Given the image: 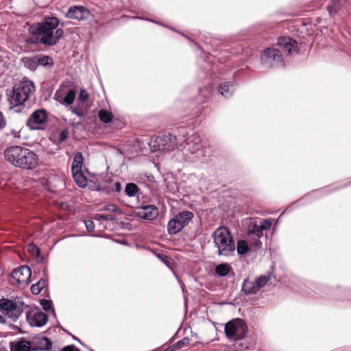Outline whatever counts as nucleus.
<instances>
[{"label":"nucleus","instance_id":"obj_1","mask_svg":"<svg viewBox=\"0 0 351 351\" xmlns=\"http://www.w3.org/2000/svg\"><path fill=\"white\" fill-rule=\"evenodd\" d=\"M64 23H60L57 17L46 16L41 22L29 27L30 35L26 38V43L48 47L56 45L64 36Z\"/></svg>","mask_w":351,"mask_h":351},{"label":"nucleus","instance_id":"obj_2","mask_svg":"<svg viewBox=\"0 0 351 351\" xmlns=\"http://www.w3.org/2000/svg\"><path fill=\"white\" fill-rule=\"evenodd\" d=\"M3 154L6 161L17 168L32 170L38 165V155L21 146H10L5 149Z\"/></svg>","mask_w":351,"mask_h":351},{"label":"nucleus","instance_id":"obj_3","mask_svg":"<svg viewBox=\"0 0 351 351\" xmlns=\"http://www.w3.org/2000/svg\"><path fill=\"white\" fill-rule=\"evenodd\" d=\"M36 91L32 81L25 78L16 83L12 89H7L5 95L10 105V108L16 106H25Z\"/></svg>","mask_w":351,"mask_h":351},{"label":"nucleus","instance_id":"obj_4","mask_svg":"<svg viewBox=\"0 0 351 351\" xmlns=\"http://www.w3.org/2000/svg\"><path fill=\"white\" fill-rule=\"evenodd\" d=\"M215 246L218 249L219 256H228L235 250V243L230 230L226 227L217 228L213 233Z\"/></svg>","mask_w":351,"mask_h":351},{"label":"nucleus","instance_id":"obj_5","mask_svg":"<svg viewBox=\"0 0 351 351\" xmlns=\"http://www.w3.org/2000/svg\"><path fill=\"white\" fill-rule=\"evenodd\" d=\"M182 138L180 135H173L170 133L157 136L156 139L152 142V147L154 151L167 152L172 151L175 149H182L183 143L181 142Z\"/></svg>","mask_w":351,"mask_h":351},{"label":"nucleus","instance_id":"obj_6","mask_svg":"<svg viewBox=\"0 0 351 351\" xmlns=\"http://www.w3.org/2000/svg\"><path fill=\"white\" fill-rule=\"evenodd\" d=\"M224 332L228 339L235 341L241 340L245 337L247 332V326L242 319L237 318L228 322L225 325Z\"/></svg>","mask_w":351,"mask_h":351},{"label":"nucleus","instance_id":"obj_7","mask_svg":"<svg viewBox=\"0 0 351 351\" xmlns=\"http://www.w3.org/2000/svg\"><path fill=\"white\" fill-rule=\"evenodd\" d=\"M246 224L248 225L246 230L248 236L254 237V241L252 245L254 247H260L261 242L259 241V238L263 236L264 230H269L271 228V222L268 219H264L261 226H258L254 219L250 218L247 219Z\"/></svg>","mask_w":351,"mask_h":351},{"label":"nucleus","instance_id":"obj_8","mask_svg":"<svg viewBox=\"0 0 351 351\" xmlns=\"http://www.w3.org/2000/svg\"><path fill=\"white\" fill-rule=\"evenodd\" d=\"M193 216V213L188 210L178 213L173 219L169 220L167 225L168 233L171 235L178 233L189 224Z\"/></svg>","mask_w":351,"mask_h":351},{"label":"nucleus","instance_id":"obj_9","mask_svg":"<svg viewBox=\"0 0 351 351\" xmlns=\"http://www.w3.org/2000/svg\"><path fill=\"white\" fill-rule=\"evenodd\" d=\"M184 135L181 137V142L183 143L182 148H186L191 154H195L198 159L206 156V148L203 147L199 135L193 134L184 139Z\"/></svg>","mask_w":351,"mask_h":351},{"label":"nucleus","instance_id":"obj_10","mask_svg":"<svg viewBox=\"0 0 351 351\" xmlns=\"http://www.w3.org/2000/svg\"><path fill=\"white\" fill-rule=\"evenodd\" d=\"M282 51L278 49L267 48L261 54L262 64L267 68H280L285 66Z\"/></svg>","mask_w":351,"mask_h":351},{"label":"nucleus","instance_id":"obj_11","mask_svg":"<svg viewBox=\"0 0 351 351\" xmlns=\"http://www.w3.org/2000/svg\"><path fill=\"white\" fill-rule=\"evenodd\" d=\"M0 311L13 321H16L23 312V308L12 300L0 299Z\"/></svg>","mask_w":351,"mask_h":351},{"label":"nucleus","instance_id":"obj_12","mask_svg":"<svg viewBox=\"0 0 351 351\" xmlns=\"http://www.w3.org/2000/svg\"><path fill=\"white\" fill-rule=\"evenodd\" d=\"M48 114L45 109H38L32 113L27 120V126L31 130H38L40 125L44 124L47 119Z\"/></svg>","mask_w":351,"mask_h":351},{"label":"nucleus","instance_id":"obj_13","mask_svg":"<svg viewBox=\"0 0 351 351\" xmlns=\"http://www.w3.org/2000/svg\"><path fill=\"white\" fill-rule=\"evenodd\" d=\"M32 271L27 265H22L14 269L12 272V276L20 285L26 286L30 282Z\"/></svg>","mask_w":351,"mask_h":351},{"label":"nucleus","instance_id":"obj_14","mask_svg":"<svg viewBox=\"0 0 351 351\" xmlns=\"http://www.w3.org/2000/svg\"><path fill=\"white\" fill-rule=\"evenodd\" d=\"M90 15L89 10L82 5H73L69 8L65 17L70 19L83 21L88 18Z\"/></svg>","mask_w":351,"mask_h":351},{"label":"nucleus","instance_id":"obj_15","mask_svg":"<svg viewBox=\"0 0 351 351\" xmlns=\"http://www.w3.org/2000/svg\"><path fill=\"white\" fill-rule=\"evenodd\" d=\"M75 95L76 93L74 89H68L64 87L56 91L54 98L60 103L69 106L73 104Z\"/></svg>","mask_w":351,"mask_h":351},{"label":"nucleus","instance_id":"obj_16","mask_svg":"<svg viewBox=\"0 0 351 351\" xmlns=\"http://www.w3.org/2000/svg\"><path fill=\"white\" fill-rule=\"evenodd\" d=\"M158 215V210L154 205L141 206L137 208L135 216L145 220H153Z\"/></svg>","mask_w":351,"mask_h":351},{"label":"nucleus","instance_id":"obj_17","mask_svg":"<svg viewBox=\"0 0 351 351\" xmlns=\"http://www.w3.org/2000/svg\"><path fill=\"white\" fill-rule=\"evenodd\" d=\"M278 45L281 48L284 53L287 55L291 52L298 51V43L289 36H282L278 39Z\"/></svg>","mask_w":351,"mask_h":351},{"label":"nucleus","instance_id":"obj_18","mask_svg":"<svg viewBox=\"0 0 351 351\" xmlns=\"http://www.w3.org/2000/svg\"><path fill=\"white\" fill-rule=\"evenodd\" d=\"M27 319L32 326L42 327L48 320V316L42 311L27 314Z\"/></svg>","mask_w":351,"mask_h":351},{"label":"nucleus","instance_id":"obj_19","mask_svg":"<svg viewBox=\"0 0 351 351\" xmlns=\"http://www.w3.org/2000/svg\"><path fill=\"white\" fill-rule=\"evenodd\" d=\"M10 351H32L31 343L25 338L10 343Z\"/></svg>","mask_w":351,"mask_h":351},{"label":"nucleus","instance_id":"obj_20","mask_svg":"<svg viewBox=\"0 0 351 351\" xmlns=\"http://www.w3.org/2000/svg\"><path fill=\"white\" fill-rule=\"evenodd\" d=\"M241 291L246 295L256 294L258 289L256 287L255 281L250 280L248 278H245L242 284Z\"/></svg>","mask_w":351,"mask_h":351},{"label":"nucleus","instance_id":"obj_21","mask_svg":"<svg viewBox=\"0 0 351 351\" xmlns=\"http://www.w3.org/2000/svg\"><path fill=\"white\" fill-rule=\"evenodd\" d=\"M36 342L38 344L37 348L32 349V350H40L49 351L51 349L52 341L46 337L36 339Z\"/></svg>","mask_w":351,"mask_h":351},{"label":"nucleus","instance_id":"obj_22","mask_svg":"<svg viewBox=\"0 0 351 351\" xmlns=\"http://www.w3.org/2000/svg\"><path fill=\"white\" fill-rule=\"evenodd\" d=\"M234 84L231 82H226L219 87V91L225 97H229L234 91Z\"/></svg>","mask_w":351,"mask_h":351},{"label":"nucleus","instance_id":"obj_23","mask_svg":"<svg viewBox=\"0 0 351 351\" xmlns=\"http://www.w3.org/2000/svg\"><path fill=\"white\" fill-rule=\"evenodd\" d=\"M215 271L218 276L225 277L227 276L230 271H232V268L230 264L223 263L217 265L215 268Z\"/></svg>","mask_w":351,"mask_h":351},{"label":"nucleus","instance_id":"obj_24","mask_svg":"<svg viewBox=\"0 0 351 351\" xmlns=\"http://www.w3.org/2000/svg\"><path fill=\"white\" fill-rule=\"evenodd\" d=\"M84 157L81 152H77L73 158L71 166L72 171H82L83 165Z\"/></svg>","mask_w":351,"mask_h":351},{"label":"nucleus","instance_id":"obj_25","mask_svg":"<svg viewBox=\"0 0 351 351\" xmlns=\"http://www.w3.org/2000/svg\"><path fill=\"white\" fill-rule=\"evenodd\" d=\"M21 62L25 67L32 71H35L38 66L36 56L33 57H24L21 59Z\"/></svg>","mask_w":351,"mask_h":351},{"label":"nucleus","instance_id":"obj_26","mask_svg":"<svg viewBox=\"0 0 351 351\" xmlns=\"http://www.w3.org/2000/svg\"><path fill=\"white\" fill-rule=\"evenodd\" d=\"M72 173L75 182L80 187L84 188L87 185V180L82 171H72Z\"/></svg>","mask_w":351,"mask_h":351},{"label":"nucleus","instance_id":"obj_27","mask_svg":"<svg viewBox=\"0 0 351 351\" xmlns=\"http://www.w3.org/2000/svg\"><path fill=\"white\" fill-rule=\"evenodd\" d=\"M38 65H42L44 66H49L53 64L52 58L49 56H36Z\"/></svg>","mask_w":351,"mask_h":351},{"label":"nucleus","instance_id":"obj_28","mask_svg":"<svg viewBox=\"0 0 351 351\" xmlns=\"http://www.w3.org/2000/svg\"><path fill=\"white\" fill-rule=\"evenodd\" d=\"M190 339L188 337H184L178 341L176 344L169 347L166 351H177L178 350L186 346L189 343Z\"/></svg>","mask_w":351,"mask_h":351},{"label":"nucleus","instance_id":"obj_29","mask_svg":"<svg viewBox=\"0 0 351 351\" xmlns=\"http://www.w3.org/2000/svg\"><path fill=\"white\" fill-rule=\"evenodd\" d=\"M98 116L104 123H109L112 121V114L106 110H100Z\"/></svg>","mask_w":351,"mask_h":351},{"label":"nucleus","instance_id":"obj_30","mask_svg":"<svg viewBox=\"0 0 351 351\" xmlns=\"http://www.w3.org/2000/svg\"><path fill=\"white\" fill-rule=\"evenodd\" d=\"M138 191V186L134 183H128L125 186V192L129 197H134Z\"/></svg>","mask_w":351,"mask_h":351},{"label":"nucleus","instance_id":"obj_31","mask_svg":"<svg viewBox=\"0 0 351 351\" xmlns=\"http://www.w3.org/2000/svg\"><path fill=\"white\" fill-rule=\"evenodd\" d=\"M237 253L240 255H244L249 251L248 244L245 240H239L237 246Z\"/></svg>","mask_w":351,"mask_h":351},{"label":"nucleus","instance_id":"obj_32","mask_svg":"<svg viewBox=\"0 0 351 351\" xmlns=\"http://www.w3.org/2000/svg\"><path fill=\"white\" fill-rule=\"evenodd\" d=\"M269 278L265 276H261L257 278L254 281L256 283V287L258 289V291L263 288L269 281Z\"/></svg>","mask_w":351,"mask_h":351},{"label":"nucleus","instance_id":"obj_33","mask_svg":"<svg viewBox=\"0 0 351 351\" xmlns=\"http://www.w3.org/2000/svg\"><path fill=\"white\" fill-rule=\"evenodd\" d=\"M340 0H332L330 4L327 7L328 11L330 14L336 13L339 8Z\"/></svg>","mask_w":351,"mask_h":351},{"label":"nucleus","instance_id":"obj_34","mask_svg":"<svg viewBox=\"0 0 351 351\" xmlns=\"http://www.w3.org/2000/svg\"><path fill=\"white\" fill-rule=\"evenodd\" d=\"M101 210L117 213L119 214L122 213L121 210L117 206H116L113 204H109L105 205L103 207V208L101 209Z\"/></svg>","mask_w":351,"mask_h":351},{"label":"nucleus","instance_id":"obj_35","mask_svg":"<svg viewBox=\"0 0 351 351\" xmlns=\"http://www.w3.org/2000/svg\"><path fill=\"white\" fill-rule=\"evenodd\" d=\"M43 277H42L39 281L37 282V285L42 289V290L47 286V268L45 267L43 269Z\"/></svg>","mask_w":351,"mask_h":351},{"label":"nucleus","instance_id":"obj_36","mask_svg":"<svg viewBox=\"0 0 351 351\" xmlns=\"http://www.w3.org/2000/svg\"><path fill=\"white\" fill-rule=\"evenodd\" d=\"M31 250L32 254L36 255L37 262L38 263H43L45 261V257L41 255L40 249L36 246H32Z\"/></svg>","mask_w":351,"mask_h":351},{"label":"nucleus","instance_id":"obj_37","mask_svg":"<svg viewBox=\"0 0 351 351\" xmlns=\"http://www.w3.org/2000/svg\"><path fill=\"white\" fill-rule=\"evenodd\" d=\"M69 134V131L68 129L62 130L58 134V143H62L64 141H65L67 139Z\"/></svg>","mask_w":351,"mask_h":351},{"label":"nucleus","instance_id":"obj_38","mask_svg":"<svg viewBox=\"0 0 351 351\" xmlns=\"http://www.w3.org/2000/svg\"><path fill=\"white\" fill-rule=\"evenodd\" d=\"M40 303L42 305L44 310L48 311L52 309L53 312L54 313V310L53 309L52 302L51 300L42 299L40 300Z\"/></svg>","mask_w":351,"mask_h":351},{"label":"nucleus","instance_id":"obj_39","mask_svg":"<svg viewBox=\"0 0 351 351\" xmlns=\"http://www.w3.org/2000/svg\"><path fill=\"white\" fill-rule=\"evenodd\" d=\"M95 219L101 221H114L116 219V217L112 215L97 214L95 215Z\"/></svg>","mask_w":351,"mask_h":351},{"label":"nucleus","instance_id":"obj_40","mask_svg":"<svg viewBox=\"0 0 351 351\" xmlns=\"http://www.w3.org/2000/svg\"><path fill=\"white\" fill-rule=\"evenodd\" d=\"M232 346L234 351H243L249 348L248 344L245 343H236Z\"/></svg>","mask_w":351,"mask_h":351},{"label":"nucleus","instance_id":"obj_41","mask_svg":"<svg viewBox=\"0 0 351 351\" xmlns=\"http://www.w3.org/2000/svg\"><path fill=\"white\" fill-rule=\"evenodd\" d=\"M88 97L89 94L88 92L85 89H81L78 96V99L82 102H84L88 100Z\"/></svg>","mask_w":351,"mask_h":351},{"label":"nucleus","instance_id":"obj_42","mask_svg":"<svg viewBox=\"0 0 351 351\" xmlns=\"http://www.w3.org/2000/svg\"><path fill=\"white\" fill-rule=\"evenodd\" d=\"M71 110L73 114H76L80 117H84L85 115V112L78 108L73 107L71 108Z\"/></svg>","mask_w":351,"mask_h":351},{"label":"nucleus","instance_id":"obj_43","mask_svg":"<svg viewBox=\"0 0 351 351\" xmlns=\"http://www.w3.org/2000/svg\"><path fill=\"white\" fill-rule=\"evenodd\" d=\"M84 224L86 226V228L88 232H91L95 228V224L93 221L91 220H86L84 221Z\"/></svg>","mask_w":351,"mask_h":351},{"label":"nucleus","instance_id":"obj_44","mask_svg":"<svg viewBox=\"0 0 351 351\" xmlns=\"http://www.w3.org/2000/svg\"><path fill=\"white\" fill-rule=\"evenodd\" d=\"M42 291V289L37 285V283L32 285L31 287V292L34 295L39 294Z\"/></svg>","mask_w":351,"mask_h":351},{"label":"nucleus","instance_id":"obj_45","mask_svg":"<svg viewBox=\"0 0 351 351\" xmlns=\"http://www.w3.org/2000/svg\"><path fill=\"white\" fill-rule=\"evenodd\" d=\"M6 125V121L2 114L1 112H0V130L3 129Z\"/></svg>","mask_w":351,"mask_h":351},{"label":"nucleus","instance_id":"obj_46","mask_svg":"<svg viewBox=\"0 0 351 351\" xmlns=\"http://www.w3.org/2000/svg\"><path fill=\"white\" fill-rule=\"evenodd\" d=\"M60 351H75V346L74 345H69L66 346L62 349H60Z\"/></svg>","mask_w":351,"mask_h":351},{"label":"nucleus","instance_id":"obj_47","mask_svg":"<svg viewBox=\"0 0 351 351\" xmlns=\"http://www.w3.org/2000/svg\"><path fill=\"white\" fill-rule=\"evenodd\" d=\"M158 257L164 263H167V262L169 261V258L168 256H165V255H163V254H158Z\"/></svg>","mask_w":351,"mask_h":351},{"label":"nucleus","instance_id":"obj_48","mask_svg":"<svg viewBox=\"0 0 351 351\" xmlns=\"http://www.w3.org/2000/svg\"><path fill=\"white\" fill-rule=\"evenodd\" d=\"M115 191L119 192L121 190V184L120 182H117L114 184Z\"/></svg>","mask_w":351,"mask_h":351},{"label":"nucleus","instance_id":"obj_49","mask_svg":"<svg viewBox=\"0 0 351 351\" xmlns=\"http://www.w3.org/2000/svg\"><path fill=\"white\" fill-rule=\"evenodd\" d=\"M5 318L1 315H0V324H5Z\"/></svg>","mask_w":351,"mask_h":351},{"label":"nucleus","instance_id":"obj_50","mask_svg":"<svg viewBox=\"0 0 351 351\" xmlns=\"http://www.w3.org/2000/svg\"><path fill=\"white\" fill-rule=\"evenodd\" d=\"M12 133H13V134H14V136H15V137H18V136H19V135H18V133H19L18 132L15 133V132H14V131H13V132H12Z\"/></svg>","mask_w":351,"mask_h":351},{"label":"nucleus","instance_id":"obj_51","mask_svg":"<svg viewBox=\"0 0 351 351\" xmlns=\"http://www.w3.org/2000/svg\"><path fill=\"white\" fill-rule=\"evenodd\" d=\"M73 337V339H76L77 341L80 342L82 344V343L80 341V340L78 338H77L74 336Z\"/></svg>","mask_w":351,"mask_h":351},{"label":"nucleus","instance_id":"obj_52","mask_svg":"<svg viewBox=\"0 0 351 351\" xmlns=\"http://www.w3.org/2000/svg\"><path fill=\"white\" fill-rule=\"evenodd\" d=\"M75 351H81L80 349L77 348L75 346Z\"/></svg>","mask_w":351,"mask_h":351}]
</instances>
